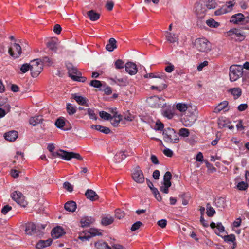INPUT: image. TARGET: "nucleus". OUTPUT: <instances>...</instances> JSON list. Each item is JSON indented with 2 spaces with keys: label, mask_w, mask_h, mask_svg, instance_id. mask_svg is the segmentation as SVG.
Returning a JSON list of instances; mask_svg holds the SVG:
<instances>
[{
  "label": "nucleus",
  "mask_w": 249,
  "mask_h": 249,
  "mask_svg": "<svg viewBox=\"0 0 249 249\" xmlns=\"http://www.w3.org/2000/svg\"><path fill=\"white\" fill-rule=\"evenodd\" d=\"M249 20V18H246L243 14L239 13L232 15L230 21L234 24H243L244 22L248 23Z\"/></svg>",
  "instance_id": "0eeeda50"
},
{
  "label": "nucleus",
  "mask_w": 249,
  "mask_h": 249,
  "mask_svg": "<svg viewBox=\"0 0 249 249\" xmlns=\"http://www.w3.org/2000/svg\"><path fill=\"white\" fill-rule=\"evenodd\" d=\"M114 221V218L113 217L106 216L102 218L101 220V224L103 226H108L111 224Z\"/></svg>",
  "instance_id": "4c0bfd02"
},
{
  "label": "nucleus",
  "mask_w": 249,
  "mask_h": 249,
  "mask_svg": "<svg viewBox=\"0 0 249 249\" xmlns=\"http://www.w3.org/2000/svg\"><path fill=\"white\" fill-rule=\"evenodd\" d=\"M243 67L241 66L234 65L230 66L229 69L230 80L234 82L243 75Z\"/></svg>",
  "instance_id": "f03ea898"
},
{
  "label": "nucleus",
  "mask_w": 249,
  "mask_h": 249,
  "mask_svg": "<svg viewBox=\"0 0 249 249\" xmlns=\"http://www.w3.org/2000/svg\"><path fill=\"white\" fill-rule=\"evenodd\" d=\"M99 115L101 118L105 120H109L111 119V115L104 111H102L99 112Z\"/></svg>",
  "instance_id": "3c124183"
},
{
  "label": "nucleus",
  "mask_w": 249,
  "mask_h": 249,
  "mask_svg": "<svg viewBox=\"0 0 249 249\" xmlns=\"http://www.w3.org/2000/svg\"><path fill=\"white\" fill-rule=\"evenodd\" d=\"M55 125L57 128L65 131L70 130L72 128L71 124H69V127H65V126H66V124L63 118L57 119L55 121Z\"/></svg>",
  "instance_id": "dca6fc26"
},
{
  "label": "nucleus",
  "mask_w": 249,
  "mask_h": 249,
  "mask_svg": "<svg viewBox=\"0 0 249 249\" xmlns=\"http://www.w3.org/2000/svg\"><path fill=\"white\" fill-rule=\"evenodd\" d=\"M164 129V124L160 121H157L156 123L155 130L163 131Z\"/></svg>",
  "instance_id": "680f3d73"
},
{
  "label": "nucleus",
  "mask_w": 249,
  "mask_h": 249,
  "mask_svg": "<svg viewBox=\"0 0 249 249\" xmlns=\"http://www.w3.org/2000/svg\"><path fill=\"white\" fill-rule=\"evenodd\" d=\"M125 68L126 71L131 75H135L138 71L137 66L133 62H127L125 65Z\"/></svg>",
  "instance_id": "2eb2a0df"
},
{
  "label": "nucleus",
  "mask_w": 249,
  "mask_h": 249,
  "mask_svg": "<svg viewBox=\"0 0 249 249\" xmlns=\"http://www.w3.org/2000/svg\"><path fill=\"white\" fill-rule=\"evenodd\" d=\"M13 49L12 48H9L8 53L10 55L14 58H18L21 54V47L18 43H14L13 44Z\"/></svg>",
  "instance_id": "9d476101"
},
{
  "label": "nucleus",
  "mask_w": 249,
  "mask_h": 249,
  "mask_svg": "<svg viewBox=\"0 0 249 249\" xmlns=\"http://www.w3.org/2000/svg\"><path fill=\"white\" fill-rule=\"evenodd\" d=\"M57 40L56 38L49 40L46 44L47 48L53 52H56L57 49Z\"/></svg>",
  "instance_id": "4be33fe9"
},
{
  "label": "nucleus",
  "mask_w": 249,
  "mask_h": 249,
  "mask_svg": "<svg viewBox=\"0 0 249 249\" xmlns=\"http://www.w3.org/2000/svg\"><path fill=\"white\" fill-rule=\"evenodd\" d=\"M117 48L116 41L114 38H110L106 45V49L109 52L113 51Z\"/></svg>",
  "instance_id": "c756f323"
},
{
  "label": "nucleus",
  "mask_w": 249,
  "mask_h": 249,
  "mask_svg": "<svg viewBox=\"0 0 249 249\" xmlns=\"http://www.w3.org/2000/svg\"><path fill=\"white\" fill-rule=\"evenodd\" d=\"M65 234L64 229L60 226L54 228L51 231L52 237L54 239L59 238Z\"/></svg>",
  "instance_id": "f8f14e48"
},
{
  "label": "nucleus",
  "mask_w": 249,
  "mask_h": 249,
  "mask_svg": "<svg viewBox=\"0 0 249 249\" xmlns=\"http://www.w3.org/2000/svg\"><path fill=\"white\" fill-rule=\"evenodd\" d=\"M11 210H12V207L8 205H6L2 208V209L1 210V213L5 215L9 211H10Z\"/></svg>",
  "instance_id": "338daca9"
},
{
  "label": "nucleus",
  "mask_w": 249,
  "mask_h": 249,
  "mask_svg": "<svg viewBox=\"0 0 249 249\" xmlns=\"http://www.w3.org/2000/svg\"><path fill=\"white\" fill-rule=\"evenodd\" d=\"M206 23L208 26L212 28H217L220 25L218 22H216L213 18L206 20Z\"/></svg>",
  "instance_id": "a18cd8bd"
},
{
  "label": "nucleus",
  "mask_w": 249,
  "mask_h": 249,
  "mask_svg": "<svg viewBox=\"0 0 249 249\" xmlns=\"http://www.w3.org/2000/svg\"><path fill=\"white\" fill-rule=\"evenodd\" d=\"M72 98L75 100V101L80 105L89 106L88 103V99L82 96L78 95L76 93L72 94L71 95Z\"/></svg>",
  "instance_id": "f3484780"
},
{
  "label": "nucleus",
  "mask_w": 249,
  "mask_h": 249,
  "mask_svg": "<svg viewBox=\"0 0 249 249\" xmlns=\"http://www.w3.org/2000/svg\"><path fill=\"white\" fill-rule=\"evenodd\" d=\"M229 91L234 96L235 99L239 98L242 94V90L240 88L230 89Z\"/></svg>",
  "instance_id": "c9c22d12"
},
{
  "label": "nucleus",
  "mask_w": 249,
  "mask_h": 249,
  "mask_svg": "<svg viewBox=\"0 0 249 249\" xmlns=\"http://www.w3.org/2000/svg\"><path fill=\"white\" fill-rule=\"evenodd\" d=\"M167 87V86L166 84L162 83L161 84L158 86H151L150 87V89L151 90H157L159 92H160L165 89Z\"/></svg>",
  "instance_id": "c03bdc74"
},
{
  "label": "nucleus",
  "mask_w": 249,
  "mask_h": 249,
  "mask_svg": "<svg viewBox=\"0 0 249 249\" xmlns=\"http://www.w3.org/2000/svg\"><path fill=\"white\" fill-rule=\"evenodd\" d=\"M107 243L106 242L99 241L95 243V247L97 249H105Z\"/></svg>",
  "instance_id": "5fc2aeb1"
},
{
  "label": "nucleus",
  "mask_w": 249,
  "mask_h": 249,
  "mask_svg": "<svg viewBox=\"0 0 249 249\" xmlns=\"http://www.w3.org/2000/svg\"><path fill=\"white\" fill-rule=\"evenodd\" d=\"M87 15L89 18L90 19L93 21L97 20L100 17L99 13L96 12L93 10L88 11L87 12Z\"/></svg>",
  "instance_id": "72a5a7b5"
},
{
  "label": "nucleus",
  "mask_w": 249,
  "mask_h": 249,
  "mask_svg": "<svg viewBox=\"0 0 249 249\" xmlns=\"http://www.w3.org/2000/svg\"><path fill=\"white\" fill-rule=\"evenodd\" d=\"M52 240L50 238L46 240H39L36 245L37 249H42L44 248L50 246L52 243Z\"/></svg>",
  "instance_id": "5701e85b"
},
{
  "label": "nucleus",
  "mask_w": 249,
  "mask_h": 249,
  "mask_svg": "<svg viewBox=\"0 0 249 249\" xmlns=\"http://www.w3.org/2000/svg\"><path fill=\"white\" fill-rule=\"evenodd\" d=\"M31 63H25L23 64L21 68L20 71L22 73H25L27 72L29 70L31 71Z\"/></svg>",
  "instance_id": "864d4df0"
},
{
  "label": "nucleus",
  "mask_w": 249,
  "mask_h": 249,
  "mask_svg": "<svg viewBox=\"0 0 249 249\" xmlns=\"http://www.w3.org/2000/svg\"><path fill=\"white\" fill-rule=\"evenodd\" d=\"M127 156L124 151H121L118 152L114 156V159L117 162H120L124 160Z\"/></svg>",
  "instance_id": "e433bc0d"
},
{
  "label": "nucleus",
  "mask_w": 249,
  "mask_h": 249,
  "mask_svg": "<svg viewBox=\"0 0 249 249\" xmlns=\"http://www.w3.org/2000/svg\"><path fill=\"white\" fill-rule=\"evenodd\" d=\"M40 63L48 66H51L53 64V61L52 58L48 56H43L40 59Z\"/></svg>",
  "instance_id": "a19ab883"
},
{
  "label": "nucleus",
  "mask_w": 249,
  "mask_h": 249,
  "mask_svg": "<svg viewBox=\"0 0 249 249\" xmlns=\"http://www.w3.org/2000/svg\"><path fill=\"white\" fill-rule=\"evenodd\" d=\"M178 134L181 137H187L189 136L190 132L189 129L185 128H182L179 129Z\"/></svg>",
  "instance_id": "09e8293b"
},
{
  "label": "nucleus",
  "mask_w": 249,
  "mask_h": 249,
  "mask_svg": "<svg viewBox=\"0 0 249 249\" xmlns=\"http://www.w3.org/2000/svg\"><path fill=\"white\" fill-rule=\"evenodd\" d=\"M206 213L209 217H212L215 213L214 209L211 206L210 203L206 205Z\"/></svg>",
  "instance_id": "79ce46f5"
},
{
  "label": "nucleus",
  "mask_w": 249,
  "mask_h": 249,
  "mask_svg": "<svg viewBox=\"0 0 249 249\" xmlns=\"http://www.w3.org/2000/svg\"><path fill=\"white\" fill-rule=\"evenodd\" d=\"M60 151L65 153L64 157L65 158V160H70L72 158H75L80 160H83V158L78 153H76L72 152H68L67 151L61 149H60Z\"/></svg>",
  "instance_id": "9b49d317"
},
{
  "label": "nucleus",
  "mask_w": 249,
  "mask_h": 249,
  "mask_svg": "<svg viewBox=\"0 0 249 249\" xmlns=\"http://www.w3.org/2000/svg\"><path fill=\"white\" fill-rule=\"evenodd\" d=\"M36 59L31 61V74L33 77H37L43 70V64Z\"/></svg>",
  "instance_id": "20e7f679"
},
{
  "label": "nucleus",
  "mask_w": 249,
  "mask_h": 249,
  "mask_svg": "<svg viewBox=\"0 0 249 249\" xmlns=\"http://www.w3.org/2000/svg\"><path fill=\"white\" fill-rule=\"evenodd\" d=\"M43 119L42 116H35L32 117L29 119V123L33 126H36L38 124L42 123Z\"/></svg>",
  "instance_id": "bb28decb"
},
{
  "label": "nucleus",
  "mask_w": 249,
  "mask_h": 249,
  "mask_svg": "<svg viewBox=\"0 0 249 249\" xmlns=\"http://www.w3.org/2000/svg\"><path fill=\"white\" fill-rule=\"evenodd\" d=\"M18 132L15 130H12L4 134V137L7 141L14 142L18 138Z\"/></svg>",
  "instance_id": "aec40b11"
},
{
  "label": "nucleus",
  "mask_w": 249,
  "mask_h": 249,
  "mask_svg": "<svg viewBox=\"0 0 249 249\" xmlns=\"http://www.w3.org/2000/svg\"><path fill=\"white\" fill-rule=\"evenodd\" d=\"M65 155V153L64 152H61L60 151V150L58 151L57 152H52V156L54 157H61L62 159L65 160V158L64 157Z\"/></svg>",
  "instance_id": "69168bd1"
},
{
  "label": "nucleus",
  "mask_w": 249,
  "mask_h": 249,
  "mask_svg": "<svg viewBox=\"0 0 249 249\" xmlns=\"http://www.w3.org/2000/svg\"><path fill=\"white\" fill-rule=\"evenodd\" d=\"M115 68L117 69H123L124 67V62L121 59H117L114 63Z\"/></svg>",
  "instance_id": "6e6d98bb"
},
{
  "label": "nucleus",
  "mask_w": 249,
  "mask_h": 249,
  "mask_svg": "<svg viewBox=\"0 0 249 249\" xmlns=\"http://www.w3.org/2000/svg\"><path fill=\"white\" fill-rule=\"evenodd\" d=\"M216 5L217 4L214 0H211L208 1L206 6L207 8H208L209 9H211L215 8Z\"/></svg>",
  "instance_id": "052dcab7"
},
{
  "label": "nucleus",
  "mask_w": 249,
  "mask_h": 249,
  "mask_svg": "<svg viewBox=\"0 0 249 249\" xmlns=\"http://www.w3.org/2000/svg\"><path fill=\"white\" fill-rule=\"evenodd\" d=\"M228 105V102L225 101L219 103L217 106H216L213 110V112L216 113H219L222 110L225 109Z\"/></svg>",
  "instance_id": "f704fd0d"
},
{
  "label": "nucleus",
  "mask_w": 249,
  "mask_h": 249,
  "mask_svg": "<svg viewBox=\"0 0 249 249\" xmlns=\"http://www.w3.org/2000/svg\"><path fill=\"white\" fill-rule=\"evenodd\" d=\"M91 128L92 129H94L96 130L99 131L100 132H102L105 134H108L110 132V130L108 127L99 124L92 125H91Z\"/></svg>",
  "instance_id": "cd10ccee"
},
{
  "label": "nucleus",
  "mask_w": 249,
  "mask_h": 249,
  "mask_svg": "<svg viewBox=\"0 0 249 249\" xmlns=\"http://www.w3.org/2000/svg\"><path fill=\"white\" fill-rule=\"evenodd\" d=\"M235 35L237 37H238L237 41H242L245 38V36L242 33H240L238 29L233 28L230 30L226 33V36H232Z\"/></svg>",
  "instance_id": "ddd939ff"
},
{
  "label": "nucleus",
  "mask_w": 249,
  "mask_h": 249,
  "mask_svg": "<svg viewBox=\"0 0 249 249\" xmlns=\"http://www.w3.org/2000/svg\"><path fill=\"white\" fill-rule=\"evenodd\" d=\"M77 207L76 203L73 201H69L65 204L64 208L67 211L73 212Z\"/></svg>",
  "instance_id": "c85d7f7f"
},
{
  "label": "nucleus",
  "mask_w": 249,
  "mask_h": 249,
  "mask_svg": "<svg viewBox=\"0 0 249 249\" xmlns=\"http://www.w3.org/2000/svg\"><path fill=\"white\" fill-rule=\"evenodd\" d=\"M164 141L169 143H177L179 142V138L174 129L170 127L164 128L163 131Z\"/></svg>",
  "instance_id": "f257e3e1"
},
{
  "label": "nucleus",
  "mask_w": 249,
  "mask_h": 249,
  "mask_svg": "<svg viewBox=\"0 0 249 249\" xmlns=\"http://www.w3.org/2000/svg\"><path fill=\"white\" fill-rule=\"evenodd\" d=\"M11 197L18 204L22 207H25L28 203L25 200V196L20 192L15 191L11 194Z\"/></svg>",
  "instance_id": "423d86ee"
},
{
  "label": "nucleus",
  "mask_w": 249,
  "mask_h": 249,
  "mask_svg": "<svg viewBox=\"0 0 249 249\" xmlns=\"http://www.w3.org/2000/svg\"><path fill=\"white\" fill-rule=\"evenodd\" d=\"M89 85L94 88H100L102 86V84L100 81L97 80H92L90 81Z\"/></svg>",
  "instance_id": "603ef678"
},
{
  "label": "nucleus",
  "mask_w": 249,
  "mask_h": 249,
  "mask_svg": "<svg viewBox=\"0 0 249 249\" xmlns=\"http://www.w3.org/2000/svg\"><path fill=\"white\" fill-rule=\"evenodd\" d=\"M133 180L138 183H142L144 181V177L142 171L139 166H137L132 174Z\"/></svg>",
  "instance_id": "1a4fd4ad"
},
{
  "label": "nucleus",
  "mask_w": 249,
  "mask_h": 249,
  "mask_svg": "<svg viewBox=\"0 0 249 249\" xmlns=\"http://www.w3.org/2000/svg\"><path fill=\"white\" fill-rule=\"evenodd\" d=\"M122 116L121 115H113L111 116V119H109V121L114 127H117L122 120Z\"/></svg>",
  "instance_id": "473e14b6"
},
{
  "label": "nucleus",
  "mask_w": 249,
  "mask_h": 249,
  "mask_svg": "<svg viewBox=\"0 0 249 249\" xmlns=\"http://www.w3.org/2000/svg\"><path fill=\"white\" fill-rule=\"evenodd\" d=\"M195 8V12L198 18H204L207 11L205 6H203L202 4L200 3H196Z\"/></svg>",
  "instance_id": "4468645a"
},
{
  "label": "nucleus",
  "mask_w": 249,
  "mask_h": 249,
  "mask_svg": "<svg viewBox=\"0 0 249 249\" xmlns=\"http://www.w3.org/2000/svg\"><path fill=\"white\" fill-rule=\"evenodd\" d=\"M115 216L117 219H121L124 217L125 213L120 209H117L115 211Z\"/></svg>",
  "instance_id": "49530a36"
},
{
  "label": "nucleus",
  "mask_w": 249,
  "mask_h": 249,
  "mask_svg": "<svg viewBox=\"0 0 249 249\" xmlns=\"http://www.w3.org/2000/svg\"><path fill=\"white\" fill-rule=\"evenodd\" d=\"M172 178V174L170 172L167 171L163 177V182L162 185L160 187V190L161 192L165 194L169 193V188L171 186L172 183L171 179Z\"/></svg>",
  "instance_id": "39448f33"
},
{
  "label": "nucleus",
  "mask_w": 249,
  "mask_h": 249,
  "mask_svg": "<svg viewBox=\"0 0 249 249\" xmlns=\"http://www.w3.org/2000/svg\"><path fill=\"white\" fill-rule=\"evenodd\" d=\"M144 77L145 78H159V79H160V81H165V76L164 73H161V74H158V73L156 74V73H147V74H145L144 76Z\"/></svg>",
  "instance_id": "7c9ffc66"
},
{
  "label": "nucleus",
  "mask_w": 249,
  "mask_h": 249,
  "mask_svg": "<svg viewBox=\"0 0 249 249\" xmlns=\"http://www.w3.org/2000/svg\"><path fill=\"white\" fill-rule=\"evenodd\" d=\"M36 225L33 223H27L25 225L26 233L29 235H32V233L36 232Z\"/></svg>",
  "instance_id": "393cba45"
},
{
  "label": "nucleus",
  "mask_w": 249,
  "mask_h": 249,
  "mask_svg": "<svg viewBox=\"0 0 249 249\" xmlns=\"http://www.w3.org/2000/svg\"><path fill=\"white\" fill-rule=\"evenodd\" d=\"M178 37L175 34H172L167 31H165L166 39L170 43H174L176 42H178Z\"/></svg>",
  "instance_id": "b1692460"
},
{
  "label": "nucleus",
  "mask_w": 249,
  "mask_h": 249,
  "mask_svg": "<svg viewBox=\"0 0 249 249\" xmlns=\"http://www.w3.org/2000/svg\"><path fill=\"white\" fill-rule=\"evenodd\" d=\"M176 108L180 112H184L187 110L188 106L186 104L179 103L177 104Z\"/></svg>",
  "instance_id": "37998d69"
},
{
  "label": "nucleus",
  "mask_w": 249,
  "mask_h": 249,
  "mask_svg": "<svg viewBox=\"0 0 249 249\" xmlns=\"http://www.w3.org/2000/svg\"><path fill=\"white\" fill-rule=\"evenodd\" d=\"M112 80L117 85L120 86H125L128 84V82L127 81V78H117V77H115L113 79H112Z\"/></svg>",
  "instance_id": "2f4dec72"
},
{
  "label": "nucleus",
  "mask_w": 249,
  "mask_h": 249,
  "mask_svg": "<svg viewBox=\"0 0 249 249\" xmlns=\"http://www.w3.org/2000/svg\"><path fill=\"white\" fill-rule=\"evenodd\" d=\"M142 225V222L141 221H137L132 225L131 228V231H134L138 230Z\"/></svg>",
  "instance_id": "bf43d9fd"
},
{
  "label": "nucleus",
  "mask_w": 249,
  "mask_h": 249,
  "mask_svg": "<svg viewBox=\"0 0 249 249\" xmlns=\"http://www.w3.org/2000/svg\"><path fill=\"white\" fill-rule=\"evenodd\" d=\"M95 219L92 217H85L82 219L80 221L81 226L82 227H89L90 224L94 223Z\"/></svg>",
  "instance_id": "a878e982"
},
{
  "label": "nucleus",
  "mask_w": 249,
  "mask_h": 249,
  "mask_svg": "<svg viewBox=\"0 0 249 249\" xmlns=\"http://www.w3.org/2000/svg\"><path fill=\"white\" fill-rule=\"evenodd\" d=\"M87 112L89 115V117L91 119L96 120L97 119V117L96 116V115L94 113V111L90 108H88L87 109Z\"/></svg>",
  "instance_id": "4d7b16f0"
},
{
  "label": "nucleus",
  "mask_w": 249,
  "mask_h": 249,
  "mask_svg": "<svg viewBox=\"0 0 249 249\" xmlns=\"http://www.w3.org/2000/svg\"><path fill=\"white\" fill-rule=\"evenodd\" d=\"M163 115L167 117L168 119H171L174 116V114L171 112L170 110L166 109L163 111Z\"/></svg>",
  "instance_id": "0e129e2a"
},
{
  "label": "nucleus",
  "mask_w": 249,
  "mask_h": 249,
  "mask_svg": "<svg viewBox=\"0 0 249 249\" xmlns=\"http://www.w3.org/2000/svg\"><path fill=\"white\" fill-rule=\"evenodd\" d=\"M163 152L168 157H172L173 155V151L169 148L164 149Z\"/></svg>",
  "instance_id": "774afa93"
},
{
  "label": "nucleus",
  "mask_w": 249,
  "mask_h": 249,
  "mask_svg": "<svg viewBox=\"0 0 249 249\" xmlns=\"http://www.w3.org/2000/svg\"><path fill=\"white\" fill-rule=\"evenodd\" d=\"M248 183L244 181H241L237 185V188L240 191H245L248 188Z\"/></svg>",
  "instance_id": "de8ad7c7"
},
{
  "label": "nucleus",
  "mask_w": 249,
  "mask_h": 249,
  "mask_svg": "<svg viewBox=\"0 0 249 249\" xmlns=\"http://www.w3.org/2000/svg\"><path fill=\"white\" fill-rule=\"evenodd\" d=\"M86 198L91 201H94L99 199L98 195L91 189H88L85 193Z\"/></svg>",
  "instance_id": "6ab92c4d"
},
{
  "label": "nucleus",
  "mask_w": 249,
  "mask_h": 249,
  "mask_svg": "<svg viewBox=\"0 0 249 249\" xmlns=\"http://www.w3.org/2000/svg\"><path fill=\"white\" fill-rule=\"evenodd\" d=\"M230 11H229V9L227 8L226 6H224L221 8L216 10L214 12V14L215 15H220L226 13Z\"/></svg>",
  "instance_id": "8fccbe9b"
},
{
  "label": "nucleus",
  "mask_w": 249,
  "mask_h": 249,
  "mask_svg": "<svg viewBox=\"0 0 249 249\" xmlns=\"http://www.w3.org/2000/svg\"><path fill=\"white\" fill-rule=\"evenodd\" d=\"M63 187L70 192L73 191V186L69 182H65L63 183Z\"/></svg>",
  "instance_id": "e2e57ef3"
},
{
  "label": "nucleus",
  "mask_w": 249,
  "mask_h": 249,
  "mask_svg": "<svg viewBox=\"0 0 249 249\" xmlns=\"http://www.w3.org/2000/svg\"><path fill=\"white\" fill-rule=\"evenodd\" d=\"M102 233L99 232L98 229L95 228H90L88 231L84 232L83 235L79 236V239L82 241L89 240L90 238L96 235H101Z\"/></svg>",
  "instance_id": "6e6552de"
},
{
  "label": "nucleus",
  "mask_w": 249,
  "mask_h": 249,
  "mask_svg": "<svg viewBox=\"0 0 249 249\" xmlns=\"http://www.w3.org/2000/svg\"><path fill=\"white\" fill-rule=\"evenodd\" d=\"M222 238L225 242L229 244H230L231 242L232 243V246L231 247V249H234L236 248L237 243L235 235L231 234L230 235H225L223 236Z\"/></svg>",
  "instance_id": "a211bd4d"
},
{
  "label": "nucleus",
  "mask_w": 249,
  "mask_h": 249,
  "mask_svg": "<svg viewBox=\"0 0 249 249\" xmlns=\"http://www.w3.org/2000/svg\"><path fill=\"white\" fill-rule=\"evenodd\" d=\"M66 66L68 71L69 75L71 78V76H76L78 74V72H80L78 71L77 69L71 63H67L66 64Z\"/></svg>",
  "instance_id": "412c9836"
},
{
  "label": "nucleus",
  "mask_w": 249,
  "mask_h": 249,
  "mask_svg": "<svg viewBox=\"0 0 249 249\" xmlns=\"http://www.w3.org/2000/svg\"><path fill=\"white\" fill-rule=\"evenodd\" d=\"M216 228L218 230V232L217 231H215V233L218 235H219V233L220 232H222L225 231L224 227L220 222L217 223L216 225Z\"/></svg>",
  "instance_id": "13d9d810"
},
{
  "label": "nucleus",
  "mask_w": 249,
  "mask_h": 249,
  "mask_svg": "<svg viewBox=\"0 0 249 249\" xmlns=\"http://www.w3.org/2000/svg\"><path fill=\"white\" fill-rule=\"evenodd\" d=\"M68 113L70 115L74 114L76 112V107H74L71 103H68L66 107Z\"/></svg>",
  "instance_id": "ea45409f"
},
{
  "label": "nucleus",
  "mask_w": 249,
  "mask_h": 249,
  "mask_svg": "<svg viewBox=\"0 0 249 249\" xmlns=\"http://www.w3.org/2000/svg\"><path fill=\"white\" fill-rule=\"evenodd\" d=\"M71 78L75 81H78L80 82H85L87 78L84 76H82V73L81 72H78V74L76 76H71Z\"/></svg>",
  "instance_id": "58836bf2"
},
{
  "label": "nucleus",
  "mask_w": 249,
  "mask_h": 249,
  "mask_svg": "<svg viewBox=\"0 0 249 249\" xmlns=\"http://www.w3.org/2000/svg\"><path fill=\"white\" fill-rule=\"evenodd\" d=\"M194 45L199 51L206 52L211 50V43L205 38H198L195 40Z\"/></svg>",
  "instance_id": "7ed1b4c3"
}]
</instances>
